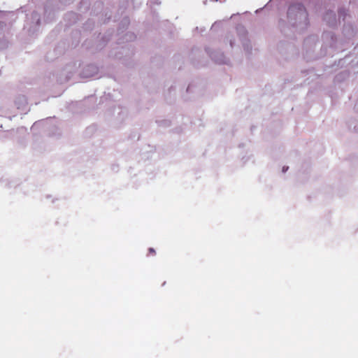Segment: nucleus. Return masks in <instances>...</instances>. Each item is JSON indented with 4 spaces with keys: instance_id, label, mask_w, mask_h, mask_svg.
<instances>
[{
    "instance_id": "f257e3e1",
    "label": "nucleus",
    "mask_w": 358,
    "mask_h": 358,
    "mask_svg": "<svg viewBox=\"0 0 358 358\" xmlns=\"http://www.w3.org/2000/svg\"><path fill=\"white\" fill-rule=\"evenodd\" d=\"M149 255H155L156 254L155 250L152 248H150L148 250Z\"/></svg>"
}]
</instances>
